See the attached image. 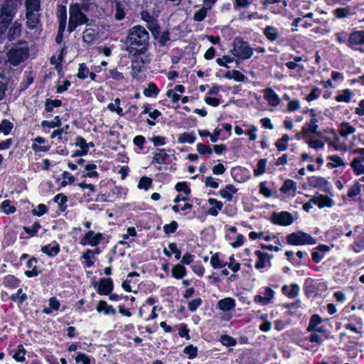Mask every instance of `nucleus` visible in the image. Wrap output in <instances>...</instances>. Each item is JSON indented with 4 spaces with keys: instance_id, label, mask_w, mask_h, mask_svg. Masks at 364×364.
<instances>
[{
    "instance_id": "f257e3e1",
    "label": "nucleus",
    "mask_w": 364,
    "mask_h": 364,
    "mask_svg": "<svg viewBox=\"0 0 364 364\" xmlns=\"http://www.w3.org/2000/svg\"><path fill=\"white\" fill-rule=\"evenodd\" d=\"M127 51L134 58L133 67L136 68L137 59L141 58L143 66L149 63L150 59L146 55L149 46V34L141 26L131 28L126 38Z\"/></svg>"
},
{
    "instance_id": "f03ea898",
    "label": "nucleus",
    "mask_w": 364,
    "mask_h": 364,
    "mask_svg": "<svg viewBox=\"0 0 364 364\" xmlns=\"http://www.w3.org/2000/svg\"><path fill=\"white\" fill-rule=\"evenodd\" d=\"M88 18L82 11L78 4H71L69 7V21L68 31L71 33L75 30L77 26L87 24Z\"/></svg>"
},
{
    "instance_id": "7ed1b4c3",
    "label": "nucleus",
    "mask_w": 364,
    "mask_h": 364,
    "mask_svg": "<svg viewBox=\"0 0 364 364\" xmlns=\"http://www.w3.org/2000/svg\"><path fill=\"white\" fill-rule=\"evenodd\" d=\"M28 55V46L26 42L14 46L8 53V61L16 66L23 62Z\"/></svg>"
},
{
    "instance_id": "20e7f679",
    "label": "nucleus",
    "mask_w": 364,
    "mask_h": 364,
    "mask_svg": "<svg viewBox=\"0 0 364 364\" xmlns=\"http://www.w3.org/2000/svg\"><path fill=\"white\" fill-rule=\"evenodd\" d=\"M230 51L233 55L243 60L249 59L253 55V49L250 44L239 37L234 39Z\"/></svg>"
},
{
    "instance_id": "39448f33",
    "label": "nucleus",
    "mask_w": 364,
    "mask_h": 364,
    "mask_svg": "<svg viewBox=\"0 0 364 364\" xmlns=\"http://www.w3.org/2000/svg\"><path fill=\"white\" fill-rule=\"evenodd\" d=\"M287 242L293 245H315L316 241L310 235L298 231L292 232L287 237Z\"/></svg>"
},
{
    "instance_id": "423d86ee",
    "label": "nucleus",
    "mask_w": 364,
    "mask_h": 364,
    "mask_svg": "<svg viewBox=\"0 0 364 364\" xmlns=\"http://www.w3.org/2000/svg\"><path fill=\"white\" fill-rule=\"evenodd\" d=\"M17 9L9 6V4H3L0 11V30L4 31L8 26L11 23L16 16Z\"/></svg>"
},
{
    "instance_id": "0eeeda50",
    "label": "nucleus",
    "mask_w": 364,
    "mask_h": 364,
    "mask_svg": "<svg viewBox=\"0 0 364 364\" xmlns=\"http://www.w3.org/2000/svg\"><path fill=\"white\" fill-rule=\"evenodd\" d=\"M104 236L101 232H95L93 230H89L80 239V244L82 246L90 245L97 247L103 240Z\"/></svg>"
},
{
    "instance_id": "6e6552de",
    "label": "nucleus",
    "mask_w": 364,
    "mask_h": 364,
    "mask_svg": "<svg viewBox=\"0 0 364 364\" xmlns=\"http://www.w3.org/2000/svg\"><path fill=\"white\" fill-rule=\"evenodd\" d=\"M99 26L96 24L88 23L86 25L85 29L82 33L83 41L88 44H93L99 36Z\"/></svg>"
},
{
    "instance_id": "1a4fd4ad",
    "label": "nucleus",
    "mask_w": 364,
    "mask_h": 364,
    "mask_svg": "<svg viewBox=\"0 0 364 364\" xmlns=\"http://www.w3.org/2000/svg\"><path fill=\"white\" fill-rule=\"evenodd\" d=\"M274 291L272 288L267 287L262 292L254 296V301L262 306H267L274 299Z\"/></svg>"
},
{
    "instance_id": "9d476101",
    "label": "nucleus",
    "mask_w": 364,
    "mask_h": 364,
    "mask_svg": "<svg viewBox=\"0 0 364 364\" xmlns=\"http://www.w3.org/2000/svg\"><path fill=\"white\" fill-rule=\"evenodd\" d=\"M26 26L30 30L37 29L41 26L40 11H26Z\"/></svg>"
},
{
    "instance_id": "9b49d317",
    "label": "nucleus",
    "mask_w": 364,
    "mask_h": 364,
    "mask_svg": "<svg viewBox=\"0 0 364 364\" xmlns=\"http://www.w3.org/2000/svg\"><path fill=\"white\" fill-rule=\"evenodd\" d=\"M294 220V219L293 215L287 211L274 213L272 215V222L274 224L283 226H288L291 225Z\"/></svg>"
},
{
    "instance_id": "f8f14e48",
    "label": "nucleus",
    "mask_w": 364,
    "mask_h": 364,
    "mask_svg": "<svg viewBox=\"0 0 364 364\" xmlns=\"http://www.w3.org/2000/svg\"><path fill=\"white\" fill-rule=\"evenodd\" d=\"M264 98L268 105L272 107H277L282 102V99L271 87L264 90Z\"/></svg>"
},
{
    "instance_id": "ddd939ff",
    "label": "nucleus",
    "mask_w": 364,
    "mask_h": 364,
    "mask_svg": "<svg viewBox=\"0 0 364 364\" xmlns=\"http://www.w3.org/2000/svg\"><path fill=\"white\" fill-rule=\"evenodd\" d=\"M46 142V141L43 137L37 136L32 140V150L35 152V154L48 152L50 149V146L45 144Z\"/></svg>"
},
{
    "instance_id": "4468645a",
    "label": "nucleus",
    "mask_w": 364,
    "mask_h": 364,
    "mask_svg": "<svg viewBox=\"0 0 364 364\" xmlns=\"http://www.w3.org/2000/svg\"><path fill=\"white\" fill-rule=\"evenodd\" d=\"M311 202L319 208L325 207H332L334 204L333 200L327 196L320 195L311 198Z\"/></svg>"
},
{
    "instance_id": "2eb2a0df",
    "label": "nucleus",
    "mask_w": 364,
    "mask_h": 364,
    "mask_svg": "<svg viewBox=\"0 0 364 364\" xmlns=\"http://www.w3.org/2000/svg\"><path fill=\"white\" fill-rule=\"evenodd\" d=\"M338 132L341 137L347 139L350 135L356 132V129L349 122H342L338 126Z\"/></svg>"
},
{
    "instance_id": "dca6fc26",
    "label": "nucleus",
    "mask_w": 364,
    "mask_h": 364,
    "mask_svg": "<svg viewBox=\"0 0 364 364\" xmlns=\"http://www.w3.org/2000/svg\"><path fill=\"white\" fill-rule=\"evenodd\" d=\"M235 300L231 297H225L218 301L217 307L223 312H228L235 309Z\"/></svg>"
},
{
    "instance_id": "f3484780",
    "label": "nucleus",
    "mask_w": 364,
    "mask_h": 364,
    "mask_svg": "<svg viewBox=\"0 0 364 364\" xmlns=\"http://www.w3.org/2000/svg\"><path fill=\"white\" fill-rule=\"evenodd\" d=\"M348 45L353 48L355 46L364 45V31H356L353 32L348 38Z\"/></svg>"
},
{
    "instance_id": "a211bd4d",
    "label": "nucleus",
    "mask_w": 364,
    "mask_h": 364,
    "mask_svg": "<svg viewBox=\"0 0 364 364\" xmlns=\"http://www.w3.org/2000/svg\"><path fill=\"white\" fill-rule=\"evenodd\" d=\"M113 289V282L110 278L101 279L99 283L98 294L107 295Z\"/></svg>"
},
{
    "instance_id": "6ab92c4d",
    "label": "nucleus",
    "mask_w": 364,
    "mask_h": 364,
    "mask_svg": "<svg viewBox=\"0 0 364 364\" xmlns=\"http://www.w3.org/2000/svg\"><path fill=\"white\" fill-rule=\"evenodd\" d=\"M296 188V183L293 180L287 179L284 182L283 185L280 188V191L284 194H288L291 197H294Z\"/></svg>"
},
{
    "instance_id": "aec40b11",
    "label": "nucleus",
    "mask_w": 364,
    "mask_h": 364,
    "mask_svg": "<svg viewBox=\"0 0 364 364\" xmlns=\"http://www.w3.org/2000/svg\"><path fill=\"white\" fill-rule=\"evenodd\" d=\"M310 112L312 118L311 119L309 123L304 126L302 129V132L304 134L316 133L318 128V121L317 119L316 118L315 111L314 109H311Z\"/></svg>"
},
{
    "instance_id": "412c9836",
    "label": "nucleus",
    "mask_w": 364,
    "mask_h": 364,
    "mask_svg": "<svg viewBox=\"0 0 364 364\" xmlns=\"http://www.w3.org/2000/svg\"><path fill=\"white\" fill-rule=\"evenodd\" d=\"M263 34L271 42H274L280 38L278 28L272 26H267L263 30Z\"/></svg>"
},
{
    "instance_id": "4be33fe9",
    "label": "nucleus",
    "mask_w": 364,
    "mask_h": 364,
    "mask_svg": "<svg viewBox=\"0 0 364 364\" xmlns=\"http://www.w3.org/2000/svg\"><path fill=\"white\" fill-rule=\"evenodd\" d=\"M237 191V188L232 184L227 185L224 188L219 191L220 196L227 201H231L232 196Z\"/></svg>"
},
{
    "instance_id": "5701e85b",
    "label": "nucleus",
    "mask_w": 364,
    "mask_h": 364,
    "mask_svg": "<svg viewBox=\"0 0 364 364\" xmlns=\"http://www.w3.org/2000/svg\"><path fill=\"white\" fill-rule=\"evenodd\" d=\"M255 255L257 257L255 267L258 269L264 268L266 266V262H269L272 257V255L265 252H262L259 250H257L255 252Z\"/></svg>"
},
{
    "instance_id": "b1692460",
    "label": "nucleus",
    "mask_w": 364,
    "mask_h": 364,
    "mask_svg": "<svg viewBox=\"0 0 364 364\" xmlns=\"http://www.w3.org/2000/svg\"><path fill=\"white\" fill-rule=\"evenodd\" d=\"M208 203L210 205V208L208 210V213L212 216H217L219 211L223 208V203L215 198H209L208 200Z\"/></svg>"
},
{
    "instance_id": "393cba45",
    "label": "nucleus",
    "mask_w": 364,
    "mask_h": 364,
    "mask_svg": "<svg viewBox=\"0 0 364 364\" xmlns=\"http://www.w3.org/2000/svg\"><path fill=\"white\" fill-rule=\"evenodd\" d=\"M57 16L59 21L60 31H64L67 23V11L65 6H58Z\"/></svg>"
},
{
    "instance_id": "a878e982",
    "label": "nucleus",
    "mask_w": 364,
    "mask_h": 364,
    "mask_svg": "<svg viewBox=\"0 0 364 364\" xmlns=\"http://www.w3.org/2000/svg\"><path fill=\"white\" fill-rule=\"evenodd\" d=\"M329 162L327 163V167L329 168H335L338 167L345 166L346 163L338 155H331L327 157Z\"/></svg>"
},
{
    "instance_id": "bb28decb",
    "label": "nucleus",
    "mask_w": 364,
    "mask_h": 364,
    "mask_svg": "<svg viewBox=\"0 0 364 364\" xmlns=\"http://www.w3.org/2000/svg\"><path fill=\"white\" fill-rule=\"evenodd\" d=\"M41 251L49 257H55L60 252V246L56 242H53L43 246Z\"/></svg>"
},
{
    "instance_id": "cd10ccee",
    "label": "nucleus",
    "mask_w": 364,
    "mask_h": 364,
    "mask_svg": "<svg viewBox=\"0 0 364 364\" xmlns=\"http://www.w3.org/2000/svg\"><path fill=\"white\" fill-rule=\"evenodd\" d=\"M22 31V25L18 21L12 23L9 28L8 36L11 39H16L21 36Z\"/></svg>"
},
{
    "instance_id": "c85d7f7f",
    "label": "nucleus",
    "mask_w": 364,
    "mask_h": 364,
    "mask_svg": "<svg viewBox=\"0 0 364 364\" xmlns=\"http://www.w3.org/2000/svg\"><path fill=\"white\" fill-rule=\"evenodd\" d=\"M99 253H100V251L98 249H95V250L87 249L83 252V253L82 255V257L86 262V266L87 267H90L94 264V262L92 261V259L94 258L95 254H99Z\"/></svg>"
},
{
    "instance_id": "c756f323",
    "label": "nucleus",
    "mask_w": 364,
    "mask_h": 364,
    "mask_svg": "<svg viewBox=\"0 0 364 364\" xmlns=\"http://www.w3.org/2000/svg\"><path fill=\"white\" fill-rule=\"evenodd\" d=\"M168 158V154L164 149H159L154 154L152 164L156 163L159 164H163Z\"/></svg>"
},
{
    "instance_id": "7c9ffc66",
    "label": "nucleus",
    "mask_w": 364,
    "mask_h": 364,
    "mask_svg": "<svg viewBox=\"0 0 364 364\" xmlns=\"http://www.w3.org/2000/svg\"><path fill=\"white\" fill-rule=\"evenodd\" d=\"M282 291L284 294L290 298L296 297L299 291V287L296 284H291V285H284L282 287Z\"/></svg>"
},
{
    "instance_id": "2f4dec72",
    "label": "nucleus",
    "mask_w": 364,
    "mask_h": 364,
    "mask_svg": "<svg viewBox=\"0 0 364 364\" xmlns=\"http://www.w3.org/2000/svg\"><path fill=\"white\" fill-rule=\"evenodd\" d=\"M97 311L98 312L104 311V313L107 315H115L116 310L115 309L110 305H108L105 301H100L98 305L97 306Z\"/></svg>"
},
{
    "instance_id": "473e14b6",
    "label": "nucleus",
    "mask_w": 364,
    "mask_h": 364,
    "mask_svg": "<svg viewBox=\"0 0 364 364\" xmlns=\"http://www.w3.org/2000/svg\"><path fill=\"white\" fill-rule=\"evenodd\" d=\"M186 272V269L181 264L173 265L171 269L172 276L177 279L184 277Z\"/></svg>"
},
{
    "instance_id": "72a5a7b5",
    "label": "nucleus",
    "mask_w": 364,
    "mask_h": 364,
    "mask_svg": "<svg viewBox=\"0 0 364 364\" xmlns=\"http://www.w3.org/2000/svg\"><path fill=\"white\" fill-rule=\"evenodd\" d=\"M352 96V91L349 89H345L339 92L336 96V101L338 102H349Z\"/></svg>"
},
{
    "instance_id": "f704fd0d",
    "label": "nucleus",
    "mask_w": 364,
    "mask_h": 364,
    "mask_svg": "<svg viewBox=\"0 0 364 364\" xmlns=\"http://www.w3.org/2000/svg\"><path fill=\"white\" fill-rule=\"evenodd\" d=\"M196 140V136L193 132H183L179 134L178 143L179 144H193Z\"/></svg>"
},
{
    "instance_id": "c9c22d12",
    "label": "nucleus",
    "mask_w": 364,
    "mask_h": 364,
    "mask_svg": "<svg viewBox=\"0 0 364 364\" xmlns=\"http://www.w3.org/2000/svg\"><path fill=\"white\" fill-rule=\"evenodd\" d=\"M120 99L116 98L114 102H111L107 105L109 111L116 112L119 116L122 117L124 115L122 108L120 107Z\"/></svg>"
},
{
    "instance_id": "e433bc0d",
    "label": "nucleus",
    "mask_w": 364,
    "mask_h": 364,
    "mask_svg": "<svg viewBox=\"0 0 364 364\" xmlns=\"http://www.w3.org/2000/svg\"><path fill=\"white\" fill-rule=\"evenodd\" d=\"M267 160L266 159H261L257 164L256 168L254 169V176L258 177L264 174L266 171Z\"/></svg>"
},
{
    "instance_id": "4c0bfd02",
    "label": "nucleus",
    "mask_w": 364,
    "mask_h": 364,
    "mask_svg": "<svg viewBox=\"0 0 364 364\" xmlns=\"http://www.w3.org/2000/svg\"><path fill=\"white\" fill-rule=\"evenodd\" d=\"M339 137L336 136L333 141H328V145L337 151H346L347 150V145L346 143H341Z\"/></svg>"
},
{
    "instance_id": "58836bf2",
    "label": "nucleus",
    "mask_w": 364,
    "mask_h": 364,
    "mask_svg": "<svg viewBox=\"0 0 364 364\" xmlns=\"http://www.w3.org/2000/svg\"><path fill=\"white\" fill-rule=\"evenodd\" d=\"M355 176L364 175V164L359 160H352L350 164Z\"/></svg>"
},
{
    "instance_id": "ea45409f",
    "label": "nucleus",
    "mask_w": 364,
    "mask_h": 364,
    "mask_svg": "<svg viewBox=\"0 0 364 364\" xmlns=\"http://www.w3.org/2000/svg\"><path fill=\"white\" fill-rule=\"evenodd\" d=\"M0 210L5 214H11L16 211V207L12 205L9 200H4L0 204Z\"/></svg>"
},
{
    "instance_id": "a19ab883",
    "label": "nucleus",
    "mask_w": 364,
    "mask_h": 364,
    "mask_svg": "<svg viewBox=\"0 0 364 364\" xmlns=\"http://www.w3.org/2000/svg\"><path fill=\"white\" fill-rule=\"evenodd\" d=\"M60 302L55 297H51L49 300V307L45 308L43 312L46 314H50L53 311L60 309Z\"/></svg>"
},
{
    "instance_id": "79ce46f5",
    "label": "nucleus",
    "mask_w": 364,
    "mask_h": 364,
    "mask_svg": "<svg viewBox=\"0 0 364 364\" xmlns=\"http://www.w3.org/2000/svg\"><path fill=\"white\" fill-rule=\"evenodd\" d=\"M144 95L147 97H156L159 93V90L154 83H149L148 87L145 88L143 92Z\"/></svg>"
},
{
    "instance_id": "37998d69",
    "label": "nucleus",
    "mask_w": 364,
    "mask_h": 364,
    "mask_svg": "<svg viewBox=\"0 0 364 364\" xmlns=\"http://www.w3.org/2000/svg\"><path fill=\"white\" fill-rule=\"evenodd\" d=\"M14 128V124L9 119H4L0 123V133L8 135Z\"/></svg>"
},
{
    "instance_id": "c03bdc74",
    "label": "nucleus",
    "mask_w": 364,
    "mask_h": 364,
    "mask_svg": "<svg viewBox=\"0 0 364 364\" xmlns=\"http://www.w3.org/2000/svg\"><path fill=\"white\" fill-rule=\"evenodd\" d=\"M9 82V77L4 74H0V100H3L5 96V92Z\"/></svg>"
},
{
    "instance_id": "a18cd8bd",
    "label": "nucleus",
    "mask_w": 364,
    "mask_h": 364,
    "mask_svg": "<svg viewBox=\"0 0 364 364\" xmlns=\"http://www.w3.org/2000/svg\"><path fill=\"white\" fill-rule=\"evenodd\" d=\"M26 11H41V1L40 0H26L25 1Z\"/></svg>"
},
{
    "instance_id": "49530a36",
    "label": "nucleus",
    "mask_w": 364,
    "mask_h": 364,
    "mask_svg": "<svg viewBox=\"0 0 364 364\" xmlns=\"http://www.w3.org/2000/svg\"><path fill=\"white\" fill-rule=\"evenodd\" d=\"M61 125V119L59 116L54 117L53 120H43L41 122V127L43 128H55L59 127Z\"/></svg>"
},
{
    "instance_id": "de8ad7c7",
    "label": "nucleus",
    "mask_w": 364,
    "mask_h": 364,
    "mask_svg": "<svg viewBox=\"0 0 364 364\" xmlns=\"http://www.w3.org/2000/svg\"><path fill=\"white\" fill-rule=\"evenodd\" d=\"M301 60V58L300 57L296 56L294 58V61H289L285 65L290 70L301 71L304 70V65L299 63Z\"/></svg>"
},
{
    "instance_id": "09e8293b",
    "label": "nucleus",
    "mask_w": 364,
    "mask_h": 364,
    "mask_svg": "<svg viewBox=\"0 0 364 364\" xmlns=\"http://www.w3.org/2000/svg\"><path fill=\"white\" fill-rule=\"evenodd\" d=\"M310 184L314 187L323 188L328 185V181L321 176H313L310 179Z\"/></svg>"
},
{
    "instance_id": "8fccbe9b",
    "label": "nucleus",
    "mask_w": 364,
    "mask_h": 364,
    "mask_svg": "<svg viewBox=\"0 0 364 364\" xmlns=\"http://www.w3.org/2000/svg\"><path fill=\"white\" fill-rule=\"evenodd\" d=\"M54 201L58 204L59 208L64 211L67 208L66 203L68 201V197L63 194L58 193L54 197Z\"/></svg>"
},
{
    "instance_id": "3c124183",
    "label": "nucleus",
    "mask_w": 364,
    "mask_h": 364,
    "mask_svg": "<svg viewBox=\"0 0 364 364\" xmlns=\"http://www.w3.org/2000/svg\"><path fill=\"white\" fill-rule=\"evenodd\" d=\"M86 173L83 175L84 177L87 176L90 178H98L99 173L96 171L97 166L94 164H87L85 167Z\"/></svg>"
},
{
    "instance_id": "603ef678",
    "label": "nucleus",
    "mask_w": 364,
    "mask_h": 364,
    "mask_svg": "<svg viewBox=\"0 0 364 364\" xmlns=\"http://www.w3.org/2000/svg\"><path fill=\"white\" fill-rule=\"evenodd\" d=\"M11 299L18 304H22L27 299V295L23 291L22 289H18L16 294L11 296Z\"/></svg>"
},
{
    "instance_id": "864d4df0",
    "label": "nucleus",
    "mask_w": 364,
    "mask_h": 364,
    "mask_svg": "<svg viewBox=\"0 0 364 364\" xmlns=\"http://www.w3.org/2000/svg\"><path fill=\"white\" fill-rule=\"evenodd\" d=\"M61 105L62 102L60 100L48 99L45 103V110L48 112H50L55 107H59Z\"/></svg>"
},
{
    "instance_id": "5fc2aeb1",
    "label": "nucleus",
    "mask_w": 364,
    "mask_h": 364,
    "mask_svg": "<svg viewBox=\"0 0 364 364\" xmlns=\"http://www.w3.org/2000/svg\"><path fill=\"white\" fill-rule=\"evenodd\" d=\"M249 237L251 240H264L266 241L271 240L272 237L269 235H266L262 231H252L249 234Z\"/></svg>"
},
{
    "instance_id": "6e6d98bb",
    "label": "nucleus",
    "mask_w": 364,
    "mask_h": 364,
    "mask_svg": "<svg viewBox=\"0 0 364 364\" xmlns=\"http://www.w3.org/2000/svg\"><path fill=\"white\" fill-rule=\"evenodd\" d=\"M26 349L23 345L20 344L17 346V350L15 352L13 358L18 362H23L26 360L25 358Z\"/></svg>"
},
{
    "instance_id": "4d7b16f0",
    "label": "nucleus",
    "mask_w": 364,
    "mask_h": 364,
    "mask_svg": "<svg viewBox=\"0 0 364 364\" xmlns=\"http://www.w3.org/2000/svg\"><path fill=\"white\" fill-rule=\"evenodd\" d=\"M361 184L358 181H356L353 185L349 188L348 196L349 198H354L360 194L361 191Z\"/></svg>"
},
{
    "instance_id": "13d9d810",
    "label": "nucleus",
    "mask_w": 364,
    "mask_h": 364,
    "mask_svg": "<svg viewBox=\"0 0 364 364\" xmlns=\"http://www.w3.org/2000/svg\"><path fill=\"white\" fill-rule=\"evenodd\" d=\"M289 139V136L287 134H284L275 144L277 149L279 151H285L288 147V141Z\"/></svg>"
},
{
    "instance_id": "bf43d9fd",
    "label": "nucleus",
    "mask_w": 364,
    "mask_h": 364,
    "mask_svg": "<svg viewBox=\"0 0 364 364\" xmlns=\"http://www.w3.org/2000/svg\"><path fill=\"white\" fill-rule=\"evenodd\" d=\"M196 150L201 156H209L212 154L211 148L205 144H198Z\"/></svg>"
},
{
    "instance_id": "052dcab7",
    "label": "nucleus",
    "mask_w": 364,
    "mask_h": 364,
    "mask_svg": "<svg viewBox=\"0 0 364 364\" xmlns=\"http://www.w3.org/2000/svg\"><path fill=\"white\" fill-rule=\"evenodd\" d=\"M106 77L107 78H112L117 81L122 80L124 78L123 74L119 72L116 68L108 70L106 73Z\"/></svg>"
},
{
    "instance_id": "680f3d73",
    "label": "nucleus",
    "mask_w": 364,
    "mask_h": 364,
    "mask_svg": "<svg viewBox=\"0 0 364 364\" xmlns=\"http://www.w3.org/2000/svg\"><path fill=\"white\" fill-rule=\"evenodd\" d=\"M62 178L63 181L61 182V186L63 187L68 184H72L75 181V176L66 171H63L62 173Z\"/></svg>"
},
{
    "instance_id": "e2e57ef3",
    "label": "nucleus",
    "mask_w": 364,
    "mask_h": 364,
    "mask_svg": "<svg viewBox=\"0 0 364 364\" xmlns=\"http://www.w3.org/2000/svg\"><path fill=\"white\" fill-rule=\"evenodd\" d=\"M90 70L85 63H80L78 68L77 76L80 79H85L88 77Z\"/></svg>"
},
{
    "instance_id": "0e129e2a",
    "label": "nucleus",
    "mask_w": 364,
    "mask_h": 364,
    "mask_svg": "<svg viewBox=\"0 0 364 364\" xmlns=\"http://www.w3.org/2000/svg\"><path fill=\"white\" fill-rule=\"evenodd\" d=\"M41 228V225L38 222H35L31 227H23L24 231L30 236H34Z\"/></svg>"
},
{
    "instance_id": "69168bd1",
    "label": "nucleus",
    "mask_w": 364,
    "mask_h": 364,
    "mask_svg": "<svg viewBox=\"0 0 364 364\" xmlns=\"http://www.w3.org/2000/svg\"><path fill=\"white\" fill-rule=\"evenodd\" d=\"M75 145L79 146L82 151V154H87L88 152L89 145L85 139L81 136H77L75 141Z\"/></svg>"
},
{
    "instance_id": "338daca9",
    "label": "nucleus",
    "mask_w": 364,
    "mask_h": 364,
    "mask_svg": "<svg viewBox=\"0 0 364 364\" xmlns=\"http://www.w3.org/2000/svg\"><path fill=\"white\" fill-rule=\"evenodd\" d=\"M48 212L47 206L43 203L39 204L31 210V213L36 216H42Z\"/></svg>"
},
{
    "instance_id": "774afa93",
    "label": "nucleus",
    "mask_w": 364,
    "mask_h": 364,
    "mask_svg": "<svg viewBox=\"0 0 364 364\" xmlns=\"http://www.w3.org/2000/svg\"><path fill=\"white\" fill-rule=\"evenodd\" d=\"M91 358L82 353H78L75 357V362L77 363H82V364H92Z\"/></svg>"
}]
</instances>
